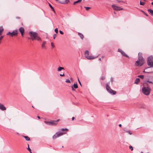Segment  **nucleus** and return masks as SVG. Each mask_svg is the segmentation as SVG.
Segmentation results:
<instances>
[{
    "instance_id": "3",
    "label": "nucleus",
    "mask_w": 153,
    "mask_h": 153,
    "mask_svg": "<svg viewBox=\"0 0 153 153\" xmlns=\"http://www.w3.org/2000/svg\"><path fill=\"white\" fill-rule=\"evenodd\" d=\"M151 88L149 86H143L142 88V91L145 95H149L151 91Z\"/></svg>"
},
{
    "instance_id": "9",
    "label": "nucleus",
    "mask_w": 153,
    "mask_h": 153,
    "mask_svg": "<svg viewBox=\"0 0 153 153\" xmlns=\"http://www.w3.org/2000/svg\"><path fill=\"white\" fill-rule=\"evenodd\" d=\"M113 8L114 10H121L123 9V8H121V7L117 6H115L114 5H112L111 6Z\"/></svg>"
},
{
    "instance_id": "16",
    "label": "nucleus",
    "mask_w": 153,
    "mask_h": 153,
    "mask_svg": "<svg viewBox=\"0 0 153 153\" xmlns=\"http://www.w3.org/2000/svg\"><path fill=\"white\" fill-rule=\"evenodd\" d=\"M62 134H54L53 136V139H55L57 137H58L61 136V135H62Z\"/></svg>"
},
{
    "instance_id": "41",
    "label": "nucleus",
    "mask_w": 153,
    "mask_h": 153,
    "mask_svg": "<svg viewBox=\"0 0 153 153\" xmlns=\"http://www.w3.org/2000/svg\"><path fill=\"white\" fill-rule=\"evenodd\" d=\"M56 36V34H54V35H53V39H55V37Z\"/></svg>"
},
{
    "instance_id": "7",
    "label": "nucleus",
    "mask_w": 153,
    "mask_h": 153,
    "mask_svg": "<svg viewBox=\"0 0 153 153\" xmlns=\"http://www.w3.org/2000/svg\"><path fill=\"white\" fill-rule=\"evenodd\" d=\"M151 62H153V57L151 56L148 58L147 63L148 65H151Z\"/></svg>"
},
{
    "instance_id": "43",
    "label": "nucleus",
    "mask_w": 153,
    "mask_h": 153,
    "mask_svg": "<svg viewBox=\"0 0 153 153\" xmlns=\"http://www.w3.org/2000/svg\"><path fill=\"white\" fill-rule=\"evenodd\" d=\"M4 36H1L0 37V40H1L3 38Z\"/></svg>"
},
{
    "instance_id": "11",
    "label": "nucleus",
    "mask_w": 153,
    "mask_h": 153,
    "mask_svg": "<svg viewBox=\"0 0 153 153\" xmlns=\"http://www.w3.org/2000/svg\"><path fill=\"white\" fill-rule=\"evenodd\" d=\"M19 32L21 33L22 36H23L25 31V29L24 28L22 27H21L19 28Z\"/></svg>"
},
{
    "instance_id": "33",
    "label": "nucleus",
    "mask_w": 153,
    "mask_h": 153,
    "mask_svg": "<svg viewBox=\"0 0 153 153\" xmlns=\"http://www.w3.org/2000/svg\"><path fill=\"white\" fill-rule=\"evenodd\" d=\"M54 31L56 33H57L58 31V29L57 28H55V29Z\"/></svg>"
},
{
    "instance_id": "23",
    "label": "nucleus",
    "mask_w": 153,
    "mask_h": 153,
    "mask_svg": "<svg viewBox=\"0 0 153 153\" xmlns=\"http://www.w3.org/2000/svg\"><path fill=\"white\" fill-rule=\"evenodd\" d=\"M89 53V51H88L87 50V51H85V57H86V56H88Z\"/></svg>"
},
{
    "instance_id": "28",
    "label": "nucleus",
    "mask_w": 153,
    "mask_h": 153,
    "mask_svg": "<svg viewBox=\"0 0 153 153\" xmlns=\"http://www.w3.org/2000/svg\"><path fill=\"white\" fill-rule=\"evenodd\" d=\"M82 0H78L76 1H75L74 2V4H75L76 3H78L80 2H81Z\"/></svg>"
},
{
    "instance_id": "6",
    "label": "nucleus",
    "mask_w": 153,
    "mask_h": 153,
    "mask_svg": "<svg viewBox=\"0 0 153 153\" xmlns=\"http://www.w3.org/2000/svg\"><path fill=\"white\" fill-rule=\"evenodd\" d=\"M18 31L17 30H15L12 32H8L6 33V35H10L11 36H15L17 35L18 34Z\"/></svg>"
},
{
    "instance_id": "37",
    "label": "nucleus",
    "mask_w": 153,
    "mask_h": 153,
    "mask_svg": "<svg viewBox=\"0 0 153 153\" xmlns=\"http://www.w3.org/2000/svg\"><path fill=\"white\" fill-rule=\"evenodd\" d=\"M101 78L102 80H104L105 79V77L104 76H102Z\"/></svg>"
},
{
    "instance_id": "55",
    "label": "nucleus",
    "mask_w": 153,
    "mask_h": 153,
    "mask_svg": "<svg viewBox=\"0 0 153 153\" xmlns=\"http://www.w3.org/2000/svg\"><path fill=\"white\" fill-rule=\"evenodd\" d=\"M32 107H33V108H34L33 107V106H32Z\"/></svg>"
},
{
    "instance_id": "21",
    "label": "nucleus",
    "mask_w": 153,
    "mask_h": 153,
    "mask_svg": "<svg viewBox=\"0 0 153 153\" xmlns=\"http://www.w3.org/2000/svg\"><path fill=\"white\" fill-rule=\"evenodd\" d=\"M4 30V29L2 27H0V35H1L2 34V32Z\"/></svg>"
},
{
    "instance_id": "19",
    "label": "nucleus",
    "mask_w": 153,
    "mask_h": 153,
    "mask_svg": "<svg viewBox=\"0 0 153 153\" xmlns=\"http://www.w3.org/2000/svg\"><path fill=\"white\" fill-rule=\"evenodd\" d=\"M78 35L81 38V39H83L84 38V36L82 34L79 32L78 33Z\"/></svg>"
},
{
    "instance_id": "38",
    "label": "nucleus",
    "mask_w": 153,
    "mask_h": 153,
    "mask_svg": "<svg viewBox=\"0 0 153 153\" xmlns=\"http://www.w3.org/2000/svg\"><path fill=\"white\" fill-rule=\"evenodd\" d=\"M49 5L50 7H51V9H53V7L52 6V5L50 4H49Z\"/></svg>"
},
{
    "instance_id": "5",
    "label": "nucleus",
    "mask_w": 153,
    "mask_h": 153,
    "mask_svg": "<svg viewBox=\"0 0 153 153\" xmlns=\"http://www.w3.org/2000/svg\"><path fill=\"white\" fill-rule=\"evenodd\" d=\"M57 121H44L45 123L48 125L55 126L57 124Z\"/></svg>"
},
{
    "instance_id": "14",
    "label": "nucleus",
    "mask_w": 153,
    "mask_h": 153,
    "mask_svg": "<svg viewBox=\"0 0 153 153\" xmlns=\"http://www.w3.org/2000/svg\"><path fill=\"white\" fill-rule=\"evenodd\" d=\"M140 81V79L139 78H137L134 81V83L137 85H138Z\"/></svg>"
},
{
    "instance_id": "44",
    "label": "nucleus",
    "mask_w": 153,
    "mask_h": 153,
    "mask_svg": "<svg viewBox=\"0 0 153 153\" xmlns=\"http://www.w3.org/2000/svg\"><path fill=\"white\" fill-rule=\"evenodd\" d=\"M51 45L52 47L53 48L54 47V45H53V43L52 42L51 43Z\"/></svg>"
},
{
    "instance_id": "42",
    "label": "nucleus",
    "mask_w": 153,
    "mask_h": 153,
    "mask_svg": "<svg viewBox=\"0 0 153 153\" xmlns=\"http://www.w3.org/2000/svg\"><path fill=\"white\" fill-rule=\"evenodd\" d=\"M117 2H122V1H121L120 0H117Z\"/></svg>"
},
{
    "instance_id": "10",
    "label": "nucleus",
    "mask_w": 153,
    "mask_h": 153,
    "mask_svg": "<svg viewBox=\"0 0 153 153\" xmlns=\"http://www.w3.org/2000/svg\"><path fill=\"white\" fill-rule=\"evenodd\" d=\"M144 83L146 84L147 85H148L147 82H149L150 83L153 84V80H149V79H146L145 80H144Z\"/></svg>"
},
{
    "instance_id": "29",
    "label": "nucleus",
    "mask_w": 153,
    "mask_h": 153,
    "mask_svg": "<svg viewBox=\"0 0 153 153\" xmlns=\"http://www.w3.org/2000/svg\"><path fill=\"white\" fill-rule=\"evenodd\" d=\"M27 145H28V148H27V149L28 150L29 152L31 153L32 152H31V150L30 149V148H29V145L28 144H27Z\"/></svg>"
},
{
    "instance_id": "52",
    "label": "nucleus",
    "mask_w": 153,
    "mask_h": 153,
    "mask_svg": "<svg viewBox=\"0 0 153 153\" xmlns=\"http://www.w3.org/2000/svg\"><path fill=\"white\" fill-rule=\"evenodd\" d=\"M99 60L101 61V58H99Z\"/></svg>"
},
{
    "instance_id": "26",
    "label": "nucleus",
    "mask_w": 153,
    "mask_h": 153,
    "mask_svg": "<svg viewBox=\"0 0 153 153\" xmlns=\"http://www.w3.org/2000/svg\"><path fill=\"white\" fill-rule=\"evenodd\" d=\"M150 67H148V68H145V70L143 71V73H151L150 72H149L147 71H146V70L148 68H149Z\"/></svg>"
},
{
    "instance_id": "31",
    "label": "nucleus",
    "mask_w": 153,
    "mask_h": 153,
    "mask_svg": "<svg viewBox=\"0 0 153 153\" xmlns=\"http://www.w3.org/2000/svg\"><path fill=\"white\" fill-rule=\"evenodd\" d=\"M149 66V67H153V62H151V65H148Z\"/></svg>"
},
{
    "instance_id": "30",
    "label": "nucleus",
    "mask_w": 153,
    "mask_h": 153,
    "mask_svg": "<svg viewBox=\"0 0 153 153\" xmlns=\"http://www.w3.org/2000/svg\"><path fill=\"white\" fill-rule=\"evenodd\" d=\"M145 4V3L144 2H142V1H140V5H144Z\"/></svg>"
},
{
    "instance_id": "34",
    "label": "nucleus",
    "mask_w": 153,
    "mask_h": 153,
    "mask_svg": "<svg viewBox=\"0 0 153 153\" xmlns=\"http://www.w3.org/2000/svg\"><path fill=\"white\" fill-rule=\"evenodd\" d=\"M129 148L131 151H133V147L131 146H129Z\"/></svg>"
},
{
    "instance_id": "15",
    "label": "nucleus",
    "mask_w": 153,
    "mask_h": 153,
    "mask_svg": "<svg viewBox=\"0 0 153 153\" xmlns=\"http://www.w3.org/2000/svg\"><path fill=\"white\" fill-rule=\"evenodd\" d=\"M46 42L45 41H44L43 42V43H42V48H43V49H45L46 48V47L45 46V44H46Z\"/></svg>"
},
{
    "instance_id": "40",
    "label": "nucleus",
    "mask_w": 153,
    "mask_h": 153,
    "mask_svg": "<svg viewBox=\"0 0 153 153\" xmlns=\"http://www.w3.org/2000/svg\"><path fill=\"white\" fill-rule=\"evenodd\" d=\"M142 12L144 13V14L147 16H148V15L145 12H144L143 11H142Z\"/></svg>"
},
{
    "instance_id": "53",
    "label": "nucleus",
    "mask_w": 153,
    "mask_h": 153,
    "mask_svg": "<svg viewBox=\"0 0 153 153\" xmlns=\"http://www.w3.org/2000/svg\"><path fill=\"white\" fill-rule=\"evenodd\" d=\"M151 4H152V5H153V2H152L151 3Z\"/></svg>"
},
{
    "instance_id": "39",
    "label": "nucleus",
    "mask_w": 153,
    "mask_h": 153,
    "mask_svg": "<svg viewBox=\"0 0 153 153\" xmlns=\"http://www.w3.org/2000/svg\"><path fill=\"white\" fill-rule=\"evenodd\" d=\"M59 32L62 35V34H63V33H64L62 31H61V30H59Z\"/></svg>"
},
{
    "instance_id": "36",
    "label": "nucleus",
    "mask_w": 153,
    "mask_h": 153,
    "mask_svg": "<svg viewBox=\"0 0 153 153\" xmlns=\"http://www.w3.org/2000/svg\"><path fill=\"white\" fill-rule=\"evenodd\" d=\"M85 7V8L86 10H88L90 8V7Z\"/></svg>"
},
{
    "instance_id": "45",
    "label": "nucleus",
    "mask_w": 153,
    "mask_h": 153,
    "mask_svg": "<svg viewBox=\"0 0 153 153\" xmlns=\"http://www.w3.org/2000/svg\"><path fill=\"white\" fill-rule=\"evenodd\" d=\"M78 82H79V84H80V85H81V83L80 82V81L79 79H78Z\"/></svg>"
},
{
    "instance_id": "35",
    "label": "nucleus",
    "mask_w": 153,
    "mask_h": 153,
    "mask_svg": "<svg viewBox=\"0 0 153 153\" xmlns=\"http://www.w3.org/2000/svg\"><path fill=\"white\" fill-rule=\"evenodd\" d=\"M118 51L120 52L121 53H122L123 51L122 50L120 49H118Z\"/></svg>"
},
{
    "instance_id": "56",
    "label": "nucleus",
    "mask_w": 153,
    "mask_h": 153,
    "mask_svg": "<svg viewBox=\"0 0 153 153\" xmlns=\"http://www.w3.org/2000/svg\"><path fill=\"white\" fill-rule=\"evenodd\" d=\"M1 43V42L0 41V44Z\"/></svg>"
},
{
    "instance_id": "47",
    "label": "nucleus",
    "mask_w": 153,
    "mask_h": 153,
    "mask_svg": "<svg viewBox=\"0 0 153 153\" xmlns=\"http://www.w3.org/2000/svg\"><path fill=\"white\" fill-rule=\"evenodd\" d=\"M111 81L112 82H113V79L111 77Z\"/></svg>"
},
{
    "instance_id": "22",
    "label": "nucleus",
    "mask_w": 153,
    "mask_h": 153,
    "mask_svg": "<svg viewBox=\"0 0 153 153\" xmlns=\"http://www.w3.org/2000/svg\"><path fill=\"white\" fill-rule=\"evenodd\" d=\"M121 53L123 56L127 57H128V56L123 51Z\"/></svg>"
},
{
    "instance_id": "24",
    "label": "nucleus",
    "mask_w": 153,
    "mask_h": 153,
    "mask_svg": "<svg viewBox=\"0 0 153 153\" xmlns=\"http://www.w3.org/2000/svg\"><path fill=\"white\" fill-rule=\"evenodd\" d=\"M64 69V68H63L61 67H59L57 69V71H61L62 69Z\"/></svg>"
},
{
    "instance_id": "49",
    "label": "nucleus",
    "mask_w": 153,
    "mask_h": 153,
    "mask_svg": "<svg viewBox=\"0 0 153 153\" xmlns=\"http://www.w3.org/2000/svg\"><path fill=\"white\" fill-rule=\"evenodd\" d=\"M119 126L120 127H121L122 126V125L121 124H119Z\"/></svg>"
},
{
    "instance_id": "12",
    "label": "nucleus",
    "mask_w": 153,
    "mask_h": 153,
    "mask_svg": "<svg viewBox=\"0 0 153 153\" xmlns=\"http://www.w3.org/2000/svg\"><path fill=\"white\" fill-rule=\"evenodd\" d=\"M98 56L97 57H94L92 56H86V57L88 59H94L96 58H97Z\"/></svg>"
},
{
    "instance_id": "20",
    "label": "nucleus",
    "mask_w": 153,
    "mask_h": 153,
    "mask_svg": "<svg viewBox=\"0 0 153 153\" xmlns=\"http://www.w3.org/2000/svg\"><path fill=\"white\" fill-rule=\"evenodd\" d=\"M22 137L25 138L26 140L29 141L30 140V138L28 136H22Z\"/></svg>"
},
{
    "instance_id": "13",
    "label": "nucleus",
    "mask_w": 153,
    "mask_h": 153,
    "mask_svg": "<svg viewBox=\"0 0 153 153\" xmlns=\"http://www.w3.org/2000/svg\"><path fill=\"white\" fill-rule=\"evenodd\" d=\"M0 109L4 111L6 110V108L3 104L0 103Z\"/></svg>"
},
{
    "instance_id": "1",
    "label": "nucleus",
    "mask_w": 153,
    "mask_h": 153,
    "mask_svg": "<svg viewBox=\"0 0 153 153\" xmlns=\"http://www.w3.org/2000/svg\"><path fill=\"white\" fill-rule=\"evenodd\" d=\"M138 60L136 61V65L138 66H141L144 63V60L142 56V54L139 53L138 54Z\"/></svg>"
},
{
    "instance_id": "48",
    "label": "nucleus",
    "mask_w": 153,
    "mask_h": 153,
    "mask_svg": "<svg viewBox=\"0 0 153 153\" xmlns=\"http://www.w3.org/2000/svg\"><path fill=\"white\" fill-rule=\"evenodd\" d=\"M71 88H72V90H73V91H74L75 90L74 88L72 86Z\"/></svg>"
},
{
    "instance_id": "18",
    "label": "nucleus",
    "mask_w": 153,
    "mask_h": 153,
    "mask_svg": "<svg viewBox=\"0 0 153 153\" xmlns=\"http://www.w3.org/2000/svg\"><path fill=\"white\" fill-rule=\"evenodd\" d=\"M148 11L150 13L152 16H153V10L151 9H148Z\"/></svg>"
},
{
    "instance_id": "2",
    "label": "nucleus",
    "mask_w": 153,
    "mask_h": 153,
    "mask_svg": "<svg viewBox=\"0 0 153 153\" xmlns=\"http://www.w3.org/2000/svg\"><path fill=\"white\" fill-rule=\"evenodd\" d=\"M29 33L32 40L36 39L37 41H39L41 40V38L38 36V34L37 32L30 31L29 32Z\"/></svg>"
},
{
    "instance_id": "27",
    "label": "nucleus",
    "mask_w": 153,
    "mask_h": 153,
    "mask_svg": "<svg viewBox=\"0 0 153 153\" xmlns=\"http://www.w3.org/2000/svg\"><path fill=\"white\" fill-rule=\"evenodd\" d=\"M74 88H78V85L77 84H74L73 85V87Z\"/></svg>"
},
{
    "instance_id": "46",
    "label": "nucleus",
    "mask_w": 153,
    "mask_h": 153,
    "mask_svg": "<svg viewBox=\"0 0 153 153\" xmlns=\"http://www.w3.org/2000/svg\"><path fill=\"white\" fill-rule=\"evenodd\" d=\"M64 75V73H63V74H60V76H63Z\"/></svg>"
},
{
    "instance_id": "32",
    "label": "nucleus",
    "mask_w": 153,
    "mask_h": 153,
    "mask_svg": "<svg viewBox=\"0 0 153 153\" xmlns=\"http://www.w3.org/2000/svg\"><path fill=\"white\" fill-rule=\"evenodd\" d=\"M65 82H67V83H71V81L70 80L68 79H67L65 81Z\"/></svg>"
},
{
    "instance_id": "8",
    "label": "nucleus",
    "mask_w": 153,
    "mask_h": 153,
    "mask_svg": "<svg viewBox=\"0 0 153 153\" xmlns=\"http://www.w3.org/2000/svg\"><path fill=\"white\" fill-rule=\"evenodd\" d=\"M68 131V129L67 128H62L59 130V131L56 132L55 134H63L62 133V131Z\"/></svg>"
},
{
    "instance_id": "50",
    "label": "nucleus",
    "mask_w": 153,
    "mask_h": 153,
    "mask_svg": "<svg viewBox=\"0 0 153 153\" xmlns=\"http://www.w3.org/2000/svg\"><path fill=\"white\" fill-rule=\"evenodd\" d=\"M75 118L74 117H72V120H74V119Z\"/></svg>"
},
{
    "instance_id": "25",
    "label": "nucleus",
    "mask_w": 153,
    "mask_h": 153,
    "mask_svg": "<svg viewBox=\"0 0 153 153\" xmlns=\"http://www.w3.org/2000/svg\"><path fill=\"white\" fill-rule=\"evenodd\" d=\"M144 76L143 75H138V77L140 78L141 79H143L144 78Z\"/></svg>"
},
{
    "instance_id": "54",
    "label": "nucleus",
    "mask_w": 153,
    "mask_h": 153,
    "mask_svg": "<svg viewBox=\"0 0 153 153\" xmlns=\"http://www.w3.org/2000/svg\"><path fill=\"white\" fill-rule=\"evenodd\" d=\"M52 9V10H53V11H54V8H53V9Z\"/></svg>"
},
{
    "instance_id": "4",
    "label": "nucleus",
    "mask_w": 153,
    "mask_h": 153,
    "mask_svg": "<svg viewBox=\"0 0 153 153\" xmlns=\"http://www.w3.org/2000/svg\"><path fill=\"white\" fill-rule=\"evenodd\" d=\"M110 82H108L106 84V88L107 91L110 94L114 95L116 94V91L111 89L109 86Z\"/></svg>"
},
{
    "instance_id": "17",
    "label": "nucleus",
    "mask_w": 153,
    "mask_h": 153,
    "mask_svg": "<svg viewBox=\"0 0 153 153\" xmlns=\"http://www.w3.org/2000/svg\"><path fill=\"white\" fill-rule=\"evenodd\" d=\"M123 130L124 131H125V133H128L129 134H131L132 133L131 132V131L130 130H126V128H123Z\"/></svg>"
},
{
    "instance_id": "51",
    "label": "nucleus",
    "mask_w": 153,
    "mask_h": 153,
    "mask_svg": "<svg viewBox=\"0 0 153 153\" xmlns=\"http://www.w3.org/2000/svg\"><path fill=\"white\" fill-rule=\"evenodd\" d=\"M37 117L39 119H40V117H39V116H37Z\"/></svg>"
}]
</instances>
